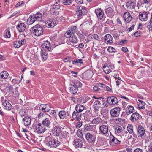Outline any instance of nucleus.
<instances>
[{
    "label": "nucleus",
    "instance_id": "a878e982",
    "mask_svg": "<svg viewBox=\"0 0 152 152\" xmlns=\"http://www.w3.org/2000/svg\"><path fill=\"white\" fill-rule=\"evenodd\" d=\"M93 104V107L95 111H98L101 108V104L99 100H96L94 102Z\"/></svg>",
    "mask_w": 152,
    "mask_h": 152
},
{
    "label": "nucleus",
    "instance_id": "393cba45",
    "mask_svg": "<svg viewBox=\"0 0 152 152\" xmlns=\"http://www.w3.org/2000/svg\"><path fill=\"white\" fill-rule=\"evenodd\" d=\"M105 12L107 16L109 17H112L114 15V12L113 9L109 7L105 10Z\"/></svg>",
    "mask_w": 152,
    "mask_h": 152
},
{
    "label": "nucleus",
    "instance_id": "c85d7f7f",
    "mask_svg": "<svg viewBox=\"0 0 152 152\" xmlns=\"http://www.w3.org/2000/svg\"><path fill=\"white\" fill-rule=\"evenodd\" d=\"M33 15H31L28 18L27 20V23L28 25L32 24L35 21Z\"/></svg>",
    "mask_w": 152,
    "mask_h": 152
},
{
    "label": "nucleus",
    "instance_id": "0e129e2a",
    "mask_svg": "<svg viewBox=\"0 0 152 152\" xmlns=\"http://www.w3.org/2000/svg\"><path fill=\"white\" fill-rule=\"evenodd\" d=\"M133 152H143V151L142 149L137 148L135 149Z\"/></svg>",
    "mask_w": 152,
    "mask_h": 152
},
{
    "label": "nucleus",
    "instance_id": "680f3d73",
    "mask_svg": "<svg viewBox=\"0 0 152 152\" xmlns=\"http://www.w3.org/2000/svg\"><path fill=\"white\" fill-rule=\"evenodd\" d=\"M12 82L13 84H16L19 83V82H18V80L15 79H14L12 80Z\"/></svg>",
    "mask_w": 152,
    "mask_h": 152
},
{
    "label": "nucleus",
    "instance_id": "0eeeda50",
    "mask_svg": "<svg viewBox=\"0 0 152 152\" xmlns=\"http://www.w3.org/2000/svg\"><path fill=\"white\" fill-rule=\"evenodd\" d=\"M56 24V21L53 18L49 19L46 23V26L48 28H53Z\"/></svg>",
    "mask_w": 152,
    "mask_h": 152
},
{
    "label": "nucleus",
    "instance_id": "8fccbe9b",
    "mask_svg": "<svg viewBox=\"0 0 152 152\" xmlns=\"http://www.w3.org/2000/svg\"><path fill=\"white\" fill-rule=\"evenodd\" d=\"M21 45V44H20V41H16L14 43V46L15 48H18Z\"/></svg>",
    "mask_w": 152,
    "mask_h": 152
},
{
    "label": "nucleus",
    "instance_id": "a211bd4d",
    "mask_svg": "<svg viewBox=\"0 0 152 152\" xmlns=\"http://www.w3.org/2000/svg\"><path fill=\"white\" fill-rule=\"evenodd\" d=\"M50 106L47 104H41L39 108L43 111L48 112L50 110Z\"/></svg>",
    "mask_w": 152,
    "mask_h": 152
},
{
    "label": "nucleus",
    "instance_id": "6ab92c4d",
    "mask_svg": "<svg viewBox=\"0 0 152 152\" xmlns=\"http://www.w3.org/2000/svg\"><path fill=\"white\" fill-rule=\"evenodd\" d=\"M99 131L101 133L104 134H106L108 132V126L105 125H102L99 127Z\"/></svg>",
    "mask_w": 152,
    "mask_h": 152
},
{
    "label": "nucleus",
    "instance_id": "e2e57ef3",
    "mask_svg": "<svg viewBox=\"0 0 152 152\" xmlns=\"http://www.w3.org/2000/svg\"><path fill=\"white\" fill-rule=\"evenodd\" d=\"M140 31H137L134 34V36L137 37L140 36Z\"/></svg>",
    "mask_w": 152,
    "mask_h": 152
},
{
    "label": "nucleus",
    "instance_id": "603ef678",
    "mask_svg": "<svg viewBox=\"0 0 152 152\" xmlns=\"http://www.w3.org/2000/svg\"><path fill=\"white\" fill-rule=\"evenodd\" d=\"M53 9H55L56 10H57L60 9V6L58 4L56 3L53 6Z\"/></svg>",
    "mask_w": 152,
    "mask_h": 152
},
{
    "label": "nucleus",
    "instance_id": "e433bc0d",
    "mask_svg": "<svg viewBox=\"0 0 152 152\" xmlns=\"http://www.w3.org/2000/svg\"><path fill=\"white\" fill-rule=\"evenodd\" d=\"M65 111L62 110L59 112V116L60 118L61 119H64L67 117L66 116V113Z\"/></svg>",
    "mask_w": 152,
    "mask_h": 152
},
{
    "label": "nucleus",
    "instance_id": "09e8293b",
    "mask_svg": "<svg viewBox=\"0 0 152 152\" xmlns=\"http://www.w3.org/2000/svg\"><path fill=\"white\" fill-rule=\"evenodd\" d=\"M127 129L129 133L131 134L133 132V127L130 124H129L127 127Z\"/></svg>",
    "mask_w": 152,
    "mask_h": 152
},
{
    "label": "nucleus",
    "instance_id": "7ed1b4c3",
    "mask_svg": "<svg viewBox=\"0 0 152 152\" xmlns=\"http://www.w3.org/2000/svg\"><path fill=\"white\" fill-rule=\"evenodd\" d=\"M121 111V108L119 107H115L111 110L110 113L112 117H116L119 116Z\"/></svg>",
    "mask_w": 152,
    "mask_h": 152
},
{
    "label": "nucleus",
    "instance_id": "6e6d98bb",
    "mask_svg": "<svg viewBox=\"0 0 152 152\" xmlns=\"http://www.w3.org/2000/svg\"><path fill=\"white\" fill-rule=\"evenodd\" d=\"M148 28L149 30L152 31V21H150L148 23Z\"/></svg>",
    "mask_w": 152,
    "mask_h": 152
},
{
    "label": "nucleus",
    "instance_id": "473e14b6",
    "mask_svg": "<svg viewBox=\"0 0 152 152\" xmlns=\"http://www.w3.org/2000/svg\"><path fill=\"white\" fill-rule=\"evenodd\" d=\"M35 21H41L42 20V15L41 14L37 13L34 15H33Z\"/></svg>",
    "mask_w": 152,
    "mask_h": 152
},
{
    "label": "nucleus",
    "instance_id": "de8ad7c7",
    "mask_svg": "<svg viewBox=\"0 0 152 152\" xmlns=\"http://www.w3.org/2000/svg\"><path fill=\"white\" fill-rule=\"evenodd\" d=\"M85 74L86 75L87 78H88L91 77L92 75V72L91 71H88L85 72Z\"/></svg>",
    "mask_w": 152,
    "mask_h": 152
},
{
    "label": "nucleus",
    "instance_id": "4be33fe9",
    "mask_svg": "<svg viewBox=\"0 0 152 152\" xmlns=\"http://www.w3.org/2000/svg\"><path fill=\"white\" fill-rule=\"evenodd\" d=\"M31 120L29 117H26L23 119V123L25 126H28L30 125Z\"/></svg>",
    "mask_w": 152,
    "mask_h": 152
},
{
    "label": "nucleus",
    "instance_id": "774afa93",
    "mask_svg": "<svg viewBox=\"0 0 152 152\" xmlns=\"http://www.w3.org/2000/svg\"><path fill=\"white\" fill-rule=\"evenodd\" d=\"M145 111L148 115L151 116H152V111H148L147 110Z\"/></svg>",
    "mask_w": 152,
    "mask_h": 152
},
{
    "label": "nucleus",
    "instance_id": "bb28decb",
    "mask_svg": "<svg viewBox=\"0 0 152 152\" xmlns=\"http://www.w3.org/2000/svg\"><path fill=\"white\" fill-rule=\"evenodd\" d=\"M139 118V114L137 112L132 114L130 117V120L132 122L138 120Z\"/></svg>",
    "mask_w": 152,
    "mask_h": 152
},
{
    "label": "nucleus",
    "instance_id": "9b49d317",
    "mask_svg": "<svg viewBox=\"0 0 152 152\" xmlns=\"http://www.w3.org/2000/svg\"><path fill=\"white\" fill-rule=\"evenodd\" d=\"M61 132V128L58 126H55L52 129L51 134L53 136L59 135Z\"/></svg>",
    "mask_w": 152,
    "mask_h": 152
},
{
    "label": "nucleus",
    "instance_id": "f257e3e1",
    "mask_svg": "<svg viewBox=\"0 0 152 152\" xmlns=\"http://www.w3.org/2000/svg\"><path fill=\"white\" fill-rule=\"evenodd\" d=\"M45 141L47 145L50 147L56 148L60 145L59 141L49 136L45 138Z\"/></svg>",
    "mask_w": 152,
    "mask_h": 152
},
{
    "label": "nucleus",
    "instance_id": "b1692460",
    "mask_svg": "<svg viewBox=\"0 0 152 152\" xmlns=\"http://www.w3.org/2000/svg\"><path fill=\"white\" fill-rule=\"evenodd\" d=\"M16 28L20 32H22L25 29L26 25L24 23H21L17 26Z\"/></svg>",
    "mask_w": 152,
    "mask_h": 152
},
{
    "label": "nucleus",
    "instance_id": "9d476101",
    "mask_svg": "<svg viewBox=\"0 0 152 152\" xmlns=\"http://www.w3.org/2000/svg\"><path fill=\"white\" fill-rule=\"evenodd\" d=\"M118 102V99L115 97L111 96L107 97V102L110 104H115Z\"/></svg>",
    "mask_w": 152,
    "mask_h": 152
},
{
    "label": "nucleus",
    "instance_id": "2f4dec72",
    "mask_svg": "<svg viewBox=\"0 0 152 152\" xmlns=\"http://www.w3.org/2000/svg\"><path fill=\"white\" fill-rule=\"evenodd\" d=\"M134 111V108L133 106L129 105L126 108V112L127 115H129L133 112Z\"/></svg>",
    "mask_w": 152,
    "mask_h": 152
},
{
    "label": "nucleus",
    "instance_id": "39448f33",
    "mask_svg": "<svg viewBox=\"0 0 152 152\" xmlns=\"http://www.w3.org/2000/svg\"><path fill=\"white\" fill-rule=\"evenodd\" d=\"M112 65L111 64L106 63L103 66V69L105 73L108 74L112 70Z\"/></svg>",
    "mask_w": 152,
    "mask_h": 152
},
{
    "label": "nucleus",
    "instance_id": "c756f323",
    "mask_svg": "<svg viewBox=\"0 0 152 152\" xmlns=\"http://www.w3.org/2000/svg\"><path fill=\"white\" fill-rule=\"evenodd\" d=\"M76 14L78 17H81L83 15V12H82L80 7L79 6H77L76 7Z\"/></svg>",
    "mask_w": 152,
    "mask_h": 152
},
{
    "label": "nucleus",
    "instance_id": "f03ea898",
    "mask_svg": "<svg viewBox=\"0 0 152 152\" xmlns=\"http://www.w3.org/2000/svg\"><path fill=\"white\" fill-rule=\"evenodd\" d=\"M32 29L34 34L37 36L41 35L43 32L42 28L39 25H37L33 27Z\"/></svg>",
    "mask_w": 152,
    "mask_h": 152
},
{
    "label": "nucleus",
    "instance_id": "864d4df0",
    "mask_svg": "<svg viewBox=\"0 0 152 152\" xmlns=\"http://www.w3.org/2000/svg\"><path fill=\"white\" fill-rule=\"evenodd\" d=\"M107 50L110 53L115 52V48L112 47H109Z\"/></svg>",
    "mask_w": 152,
    "mask_h": 152
},
{
    "label": "nucleus",
    "instance_id": "338daca9",
    "mask_svg": "<svg viewBox=\"0 0 152 152\" xmlns=\"http://www.w3.org/2000/svg\"><path fill=\"white\" fill-rule=\"evenodd\" d=\"M93 38L95 40H98L99 38V37L97 34H95L93 35Z\"/></svg>",
    "mask_w": 152,
    "mask_h": 152
},
{
    "label": "nucleus",
    "instance_id": "423d86ee",
    "mask_svg": "<svg viewBox=\"0 0 152 152\" xmlns=\"http://www.w3.org/2000/svg\"><path fill=\"white\" fill-rule=\"evenodd\" d=\"M86 138L90 143H93L96 140V136L90 133H87L86 135Z\"/></svg>",
    "mask_w": 152,
    "mask_h": 152
},
{
    "label": "nucleus",
    "instance_id": "5701e85b",
    "mask_svg": "<svg viewBox=\"0 0 152 152\" xmlns=\"http://www.w3.org/2000/svg\"><path fill=\"white\" fill-rule=\"evenodd\" d=\"M136 4L131 1H129L126 3V7L127 9L129 10H132L134 9Z\"/></svg>",
    "mask_w": 152,
    "mask_h": 152
},
{
    "label": "nucleus",
    "instance_id": "37998d69",
    "mask_svg": "<svg viewBox=\"0 0 152 152\" xmlns=\"http://www.w3.org/2000/svg\"><path fill=\"white\" fill-rule=\"evenodd\" d=\"M18 87L15 88L13 90V94L15 97H18L19 96V93L18 91Z\"/></svg>",
    "mask_w": 152,
    "mask_h": 152
},
{
    "label": "nucleus",
    "instance_id": "3c124183",
    "mask_svg": "<svg viewBox=\"0 0 152 152\" xmlns=\"http://www.w3.org/2000/svg\"><path fill=\"white\" fill-rule=\"evenodd\" d=\"M72 34L70 31L69 30L66 31L65 34V37L67 38H69L70 37L71 35H72Z\"/></svg>",
    "mask_w": 152,
    "mask_h": 152
},
{
    "label": "nucleus",
    "instance_id": "4c0bfd02",
    "mask_svg": "<svg viewBox=\"0 0 152 152\" xmlns=\"http://www.w3.org/2000/svg\"><path fill=\"white\" fill-rule=\"evenodd\" d=\"M1 77L4 79H6L8 78L9 74L7 72L3 71L0 73Z\"/></svg>",
    "mask_w": 152,
    "mask_h": 152
},
{
    "label": "nucleus",
    "instance_id": "4d7b16f0",
    "mask_svg": "<svg viewBox=\"0 0 152 152\" xmlns=\"http://www.w3.org/2000/svg\"><path fill=\"white\" fill-rule=\"evenodd\" d=\"M10 31L9 30H7L6 32L5 37L10 38Z\"/></svg>",
    "mask_w": 152,
    "mask_h": 152
},
{
    "label": "nucleus",
    "instance_id": "bf43d9fd",
    "mask_svg": "<svg viewBox=\"0 0 152 152\" xmlns=\"http://www.w3.org/2000/svg\"><path fill=\"white\" fill-rule=\"evenodd\" d=\"M85 99V100H83L81 101V102L82 103H85L86 102L87 100H88L89 99V98L87 96L85 98L83 97V99Z\"/></svg>",
    "mask_w": 152,
    "mask_h": 152
},
{
    "label": "nucleus",
    "instance_id": "72a5a7b5",
    "mask_svg": "<svg viewBox=\"0 0 152 152\" xmlns=\"http://www.w3.org/2000/svg\"><path fill=\"white\" fill-rule=\"evenodd\" d=\"M69 40L70 43L75 44L77 42V38L74 35H72L69 38Z\"/></svg>",
    "mask_w": 152,
    "mask_h": 152
},
{
    "label": "nucleus",
    "instance_id": "20e7f679",
    "mask_svg": "<svg viewBox=\"0 0 152 152\" xmlns=\"http://www.w3.org/2000/svg\"><path fill=\"white\" fill-rule=\"evenodd\" d=\"M36 131L37 133H41L46 130L45 126L40 123H39L35 125Z\"/></svg>",
    "mask_w": 152,
    "mask_h": 152
},
{
    "label": "nucleus",
    "instance_id": "052dcab7",
    "mask_svg": "<svg viewBox=\"0 0 152 152\" xmlns=\"http://www.w3.org/2000/svg\"><path fill=\"white\" fill-rule=\"evenodd\" d=\"M51 115L54 117H56V112L55 110H52L50 113Z\"/></svg>",
    "mask_w": 152,
    "mask_h": 152
},
{
    "label": "nucleus",
    "instance_id": "cd10ccee",
    "mask_svg": "<svg viewBox=\"0 0 152 152\" xmlns=\"http://www.w3.org/2000/svg\"><path fill=\"white\" fill-rule=\"evenodd\" d=\"M42 123L44 126L49 128L51 124L50 119L49 118H46L42 121Z\"/></svg>",
    "mask_w": 152,
    "mask_h": 152
},
{
    "label": "nucleus",
    "instance_id": "aec40b11",
    "mask_svg": "<svg viewBox=\"0 0 152 152\" xmlns=\"http://www.w3.org/2000/svg\"><path fill=\"white\" fill-rule=\"evenodd\" d=\"M74 145L77 148H80L83 145L84 142L83 140L80 139H76L74 141Z\"/></svg>",
    "mask_w": 152,
    "mask_h": 152
},
{
    "label": "nucleus",
    "instance_id": "69168bd1",
    "mask_svg": "<svg viewBox=\"0 0 152 152\" xmlns=\"http://www.w3.org/2000/svg\"><path fill=\"white\" fill-rule=\"evenodd\" d=\"M55 10H56L55 9H53V7L52 8L50 9V11L51 13L53 15L54 13L55 12Z\"/></svg>",
    "mask_w": 152,
    "mask_h": 152
},
{
    "label": "nucleus",
    "instance_id": "dca6fc26",
    "mask_svg": "<svg viewBox=\"0 0 152 152\" xmlns=\"http://www.w3.org/2000/svg\"><path fill=\"white\" fill-rule=\"evenodd\" d=\"M137 135L139 137L143 136L145 134V130L144 128L141 125H139L137 128Z\"/></svg>",
    "mask_w": 152,
    "mask_h": 152
},
{
    "label": "nucleus",
    "instance_id": "ea45409f",
    "mask_svg": "<svg viewBox=\"0 0 152 152\" xmlns=\"http://www.w3.org/2000/svg\"><path fill=\"white\" fill-rule=\"evenodd\" d=\"M78 91V88L72 85L70 88L69 92L72 94H76Z\"/></svg>",
    "mask_w": 152,
    "mask_h": 152
},
{
    "label": "nucleus",
    "instance_id": "6e6552de",
    "mask_svg": "<svg viewBox=\"0 0 152 152\" xmlns=\"http://www.w3.org/2000/svg\"><path fill=\"white\" fill-rule=\"evenodd\" d=\"M110 140L109 142L110 145L113 146L116 144H119L120 143V141L118 140L117 138L115 137L113 135H110Z\"/></svg>",
    "mask_w": 152,
    "mask_h": 152
},
{
    "label": "nucleus",
    "instance_id": "5fc2aeb1",
    "mask_svg": "<svg viewBox=\"0 0 152 152\" xmlns=\"http://www.w3.org/2000/svg\"><path fill=\"white\" fill-rule=\"evenodd\" d=\"M77 135L79 137H82L83 134H82V131L80 129L78 130L77 132Z\"/></svg>",
    "mask_w": 152,
    "mask_h": 152
},
{
    "label": "nucleus",
    "instance_id": "49530a36",
    "mask_svg": "<svg viewBox=\"0 0 152 152\" xmlns=\"http://www.w3.org/2000/svg\"><path fill=\"white\" fill-rule=\"evenodd\" d=\"M83 60L81 59H76L73 61L72 64H77L79 63L82 64L83 63Z\"/></svg>",
    "mask_w": 152,
    "mask_h": 152
},
{
    "label": "nucleus",
    "instance_id": "f704fd0d",
    "mask_svg": "<svg viewBox=\"0 0 152 152\" xmlns=\"http://www.w3.org/2000/svg\"><path fill=\"white\" fill-rule=\"evenodd\" d=\"M113 127L115 133H119L123 131L122 127L117 125H114Z\"/></svg>",
    "mask_w": 152,
    "mask_h": 152
},
{
    "label": "nucleus",
    "instance_id": "a18cd8bd",
    "mask_svg": "<svg viewBox=\"0 0 152 152\" xmlns=\"http://www.w3.org/2000/svg\"><path fill=\"white\" fill-rule=\"evenodd\" d=\"M77 27L76 26H72L69 30L72 34L75 33L77 31Z\"/></svg>",
    "mask_w": 152,
    "mask_h": 152
},
{
    "label": "nucleus",
    "instance_id": "7c9ffc66",
    "mask_svg": "<svg viewBox=\"0 0 152 152\" xmlns=\"http://www.w3.org/2000/svg\"><path fill=\"white\" fill-rule=\"evenodd\" d=\"M85 107L83 105L80 104H77L76 105L75 110L76 111L81 113L85 109Z\"/></svg>",
    "mask_w": 152,
    "mask_h": 152
},
{
    "label": "nucleus",
    "instance_id": "4468645a",
    "mask_svg": "<svg viewBox=\"0 0 152 152\" xmlns=\"http://www.w3.org/2000/svg\"><path fill=\"white\" fill-rule=\"evenodd\" d=\"M82 114L81 113L77 111H74L72 114L73 118L77 121H79L81 120Z\"/></svg>",
    "mask_w": 152,
    "mask_h": 152
},
{
    "label": "nucleus",
    "instance_id": "ddd939ff",
    "mask_svg": "<svg viewBox=\"0 0 152 152\" xmlns=\"http://www.w3.org/2000/svg\"><path fill=\"white\" fill-rule=\"evenodd\" d=\"M2 105L4 108L7 110H10L12 108V106L11 104L7 100L2 101Z\"/></svg>",
    "mask_w": 152,
    "mask_h": 152
},
{
    "label": "nucleus",
    "instance_id": "2eb2a0df",
    "mask_svg": "<svg viewBox=\"0 0 152 152\" xmlns=\"http://www.w3.org/2000/svg\"><path fill=\"white\" fill-rule=\"evenodd\" d=\"M123 18L125 21L127 23L130 22L132 20V16L128 12H126L124 13Z\"/></svg>",
    "mask_w": 152,
    "mask_h": 152
},
{
    "label": "nucleus",
    "instance_id": "79ce46f5",
    "mask_svg": "<svg viewBox=\"0 0 152 152\" xmlns=\"http://www.w3.org/2000/svg\"><path fill=\"white\" fill-rule=\"evenodd\" d=\"M27 110L25 108L21 109L19 112V113L21 116H25L27 114Z\"/></svg>",
    "mask_w": 152,
    "mask_h": 152
},
{
    "label": "nucleus",
    "instance_id": "f8f14e48",
    "mask_svg": "<svg viewBox=\"0 0 152 152\" xmlns=\"http://www.w3.org/2000/svg\"><path fill=\"white\" fill-rule=\"evenodd\" d=\"M41 46L45 50L49 51L51 49L50 44L49 42L47 41L43 42Z\"/></svg>",
    "mask_w": 152,
    "mask_h": 152
},
{
    "label": "nucleus",
    "instance_id": "a19ab883",
    "mask_svg": "<svg viewBox=\"0 0 152 152\" xmlns=\"http://www.w3.org/2000/svg\"><path fill=\"white\" fill-rule=\"evenodd\" d=\"M72 85L78 88L79 87H81L82 86V84L80 81L77 80L73 82Z\"/></svg>",
    "mask_w": 152,
    "mask_h": 152
},
{
    "label": "nucleus",
    "instance_id": "c9c22d12",
    "mask_svg": "<svg viewBox=\"0 0 152 152\" xmlns=\"http://www.w3.org/2000/svg\"><path fill=\"white\" fill-rule=\"evenodd\" d=\"M41 56L42 60L45 61L48 57V53L45 50H41Z\"/></svg>",
    "mask_w": 152,
    "mask_h": 152
},
{
    "label": "nucleus",
    "instance_id": "f3484780",
    "mask_svg": "<svg viewBox=\"0 0 152 152\" xmlns=\"http://www.w3.org/2000/svg\"><path fill=\"white\" fill-rule=\"evenodd\" d=\"M95 13L98 18L101 20L103 18L104 12L101 8L96 9Z\"/></svg>",
    "mask_w": 152,
    "mask_h": 152
},
{
    "label": "nucleus",
    "instance_id": "58836bf2",
    "mask_svg": "<svg viewBox=\"0 0 152 152\" xmlns=\"http://www.w3.org/2000/svg\"><path fill=\"white\" fill-rule=\"evenodd\" d=\"M91 122L92 124H100L102 123L101 120L99 118H95L91 121Z\"/></svg>",
    "mask_w": 152,
    "mask_h": 152
},
{
    "label": "nucleus",
    "instance_id": "412c9836",
    "mask_svg": "<svg viewBox=\"0 0 152 152\" xmlns=\"http://www.w3.org/2000/svg\"><path fill=\"white\" fill-rule=\"evenodd\" d=\"M105 42L107 44H111L113 42V38L112 36L109 34H107L104 37Z\"/></svg>",
    "mask_w": 152,
    "mask_h": 152
},
{
    "label": "nucleus",
    "instance_id": "1a4fd4ad",
    "mask_svg": "<svg viewBox=\"0 0 152 152\" xmlns=\"http://www.w3.org/2000/svg\"><path fill=\"white\" fill-rule=\"evenodd\" d=\"M139 18L142 21H146L148 19V14L146 12H141L140 13Z\"/></svg>",
    "mask_w": 152,
    "mask_h": 152
},
{
    "label": "nucleus",
    "instance_id": "c03bdc74",
    "mask_svg": "<svg viewBox=\"0 0 152 152\" xmlns=\"http://www.w3.org/2000/svg\"><path fill=\"white\" fill-rule=\"evenodd\" d=\"M72 2V0H64L62 1V3L65 5H70Z\"/></svg>",
    "mask_w": 152,
    "mask_h": 152
},
{
    "label": "nucleus",
    "instance_id": "13d9d810",
    "mask_svg": "<svg viewBox=\"0 0 152 152\" xmlns=\"http://www.w3.org/2000/svg\"><path fill=\"white\" fill-rule=\"evenodd\" d=\"M82 125V123L80 121L77 122L76 125V127L77 128H80Z\"/></svg>",
    "mask_w": 152,
    "mask_h": 152
}]
</instances>
